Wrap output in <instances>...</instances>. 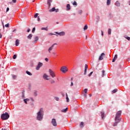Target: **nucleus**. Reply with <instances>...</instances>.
<instances>
[{"instance_id": "3", "label": "nucleus", "mask_w": 130, "mask_h": 130, "mask_svg": "<svg viewBox=\"0 0 130 130\" xmlns=\"http://www.w3.org/2000/svg\"><path fill=\"white\" fill-rule=\"evenodd\" d=\"M9 117H10V115L8 113L2 114L1 115V118L3 120L8 119Z\"/></svg>"}, {"instance_id": "18", "label": "nucleus", "mask_w": 130, "mask_h": 130, "mask_svg": "<svg viewBox=\"0 0 130 130\" xmlns=\"http://www.w3.org/2000/svg\"><path fill=\"white\" fill-rule=\"evenodd\" d=\"M116 59H117V55L116 54L113 59L112 62H114Z\"/></svg>"}, {"instance_id": "6", "label": "nucleus", "mask_w": 130, "mask_h": 130, "mask_svg": "<svg viewBox=\"0 0 130 130\" xmlns=\"http://www.w3.org/2000/svg\"><path fill=\"white\" fill-rule=\"evenodd\" d=\"M51 123L53 126H57V123H56V120L55 119L53 118L52 119Z\"/></svg>"}, {"instance_id": "14", "label": "nucleus", "mask_w": 130, "mask_h": 130, "mask_svg": "<svg viewBox=\"0 0 130 130\" xmlns=\"http://www.w3.org/2000/svg\"><path fill=\"white\" fill-rule=\"evenodd\" d=\"M29 101H30V99H25L23 100V102H24L25 104H28L27 102H29Z\"/></svg>"}, {"instance_id": "44", "label": "nucleus", "mask_w": 130, "mask_h": 130, "mask_svg": "<svg viewBox=\"0 0 130 130\" xmlns=\"http://www.w3.org/2000/svg\"><path fill=\"white\" fill-rule=\"evenodd\" d=\"M93 74V72H90L89 74H88V77H91V76H92V74Z\"/></svg>"}, {"instance_id": "28", "label": "nucleus", "mask_w": 130, "mask_h": 130, "mask_svg": "<svg viewBox=\"0 0 130 130\" xmlns=\"http://www.w3.org/2000/svg\"><path fill=\"white\" fill-rule=\"evenodd\" d=\"M41 30H45V31H48V27H43L41 28Z\"/></svg>"}, {"instance_id": "9", "label": "nucleus", "mask_w": 130, "mask_h": 130, "mask_svg": "<svg viewBox=\"0 0 130 130\" xmlns=\"http://www.w3.org/2000/svg\"><path fill=\"white\" fill-rule=\"evenodd\" d=\"M43 79H44V80H46L47 81H48V80H50V79L49 78V76L47 75L46 74H44L43 75Z\"/></svg>"}, {"instance_id": "5", "label": "nucleus", "mask_w": 130, "mask_h": 130, "mask_svg": "<svg viewBox=\"0 0 130 130\" xmlns=\"http://www.w3.org/2000/svg\"><path fill=\"white\" fill-rule=\"evenodd\" d=\"M49 73L51 77H52V78H54V77H56L55 73L51 69L49 70Z\"/></svg>"}, {"instance_id": "63", "label": "nucleus", "mask_w": 130, "mask_h": 130, "mask_svg": "<svg viewBox=\"0 0 130 130\" xmlns=\"http://www.w3.org/2000/svg\"><path fill=\"white\" fill-rule=\"evenodd\" d=\"M13 32H16V29H15L14 30H13Z\"/></svg>"}, {"instance_id": "27", "label": "nucleus", "mask_w": 130, "mask_h": 130, "mask_svg": "<svg viewBox=\"0 0 130 130\" xmlns=\"http://www.w3.org/2000/svg\"><path fill=\"white\" fill-rule=\"evenodd\" d=\"M101 113L102 118V119H103L104 118V112H101Z\"/></svg>"}, {"instance_id": "34", "label": "nucleus", "mask_w": 130, "mask_h": 130, "mask_svg": "<svg viewBox=\"0 0 130 130\" xmlns=\"http://www.w3.org/2000/svg\"><path fill=\"white\" fill-rule=\"evenodd\" d=\"M73 6H77V2L74 1V3H72Z\"/></svg>"}, {"instance_id": "55", "label": "nucleus", "mask_w": 130, "mask_h": 130, "mask_svg": "<svg viewBox=\"0 0 130 130\" xmlns=\"http://www.w3.org/2000/svg\"><path fill=\"white\" fill-rule=\"evenodd\" d=\"M13 3H16L17 2V0H12Z\"/></svg>"}, {"instance_id": "35", "label": "nucleus", "mask_w": 130, "mask_h": 130, "mask_svg": "<svg viewBox=\"0 0 130 130\" xmlns=\"http://www.w3.org/2000/svg\"><path fill=\"white\" fill-rule=\"evenodd\" d=\"M116 92H117V89H114L113 90H112V93H116Z\"/></svg>"}, {"instance_id": "37", "label": "nucleus", "mask_w": 130, "mask_h": 130, "mask_svg": "<svg viewBox=\"0 0 130 130\" xmlns=\"http://www.w3.org/2000/svg\"><path fill=\"white\" fill-rule=\"evenodd\" d=\"M87 29H88V26L85 25L84 27V30H87Z\"/></svg>"}, {"instance_id": "38", "label": "nucleus", "mask_w": 130, "mask_h": 130, "mask_svg": "<svg viewBox=\"0 0 130 130\" xmlns=\"http://www.w3.org/2000/svg\"><path fill=\"white\" fill-rule=\"evenodd\" d=\"M102 73H103L102 77H104V76H105V75L104 74H105V71L103 70Z\"/></svg>"}, {"instance_id": "20", "label": "nucleus", "mask_w": 130, "mask_h": 130, "mask_svg": "<svg viewBox=\"0 0 130 130\" xmlns=\"http://www.w3.org/2000/svg\"><path fill=\"white\" fill-rule=\"evenodd\" d=\"M66 100L67 102H70V99H69V96L68 95L67 93H66Z\"/></svg>"}, {"instance_id": "11", "label": "nucleus", "mask_w": 130, "mask_h": 130, "mask_svg": "<svg viewBox=\"0 0 130 130\" xmlns=\"http://www.w3.org/2000/svg\"><path fill=\"white\" fill-rule=\"evenodd\" d=\"M105 56V54L104 53H102L101 55L100 56V57L99 58V60H103L104 59V58Z\"/></svg>"}, {"instance_id": "10", "label": "nucleus", "mask_w": 130, "mask_h": 130, "mask_svg": "<svg viewBox=\"0 0 130 130\" xmlns=\"http://www.w3.org/2000/svg\"><path fill=\"white\" fill-rule=\"evenodd\" d=\"M56 45V44H53L51 47H50L49 49H48V52L49 53H51V50H52L53 49V47H54V46Z\"/></svg>"}, {"instance_id": "19", "label": "nucleus", "mask_w": 130, "mask_h": 130, "mask_svg": "<svg viewBox=\"0 0 130 130\" xmlns=\"http://www.w3.org/2000/svg\"><path fill=\"white\" fill-rule=\"evenodd\" d=\"M116 7H120V3H119V2L116 1L115 3Z\"/></svg>"}, {"instance_id": "2", "label": "nucleus", "mask_w": 130, "mask_h": 130, "mask_svg": "<svg viewBox=\"0 0 130 130\" xmlns=\"http://www.w3.org/2000/svg\"><path fill=\"white\" fill-rule=\"evenodd\" d=\"M44 116V111L43 108L40 109L39 111L37 113V119L39 121H41L43 119V116Z\"/></svg>"}, {"instance_id": "62", "label": "nucleus", "mask_w": 130, "mask_h": 130, "mask_svg": "<svg viewBox=\"0 0 130 130\" xmlns=\"http://www.w3.org/2000/svg\"><path fill=\"white\" fill-rule=\"evenodd\" d=\"M127 61H129V58H128L127 59Z\"/></svg>"}, {"instance_id": "60", "label": "nucleus", "mask_w": 130, "mask_h": 130, "mask_svg": "<svg viewBox=\"0 0 130 130\" xmlns=\"http://www.w3.org/2000/svg\"><path fill=\"white\" fill-rule=\"evenodd\" d=\"M15 45L17 46V40L15 41Z\"/></svg>"}, {"instance_id": "54", "label": "nucleus", "mask_w": 130, "mask_h": 130, "mask_svg": "<svg viewBox=\"0 0 130 130\" xmlns=\"http://www.w3.org/2000/svg\"><path fill=\"white\" fill-rule=\"evenodd\" d=\"M38 21L39 22H40V17H38Z\"/></svg>"}, {"instance_id": "42", "label": "nucleus", "mask_w": 130, "mask_h": 130, "mask_svg": "<svg viewBox=\"0 0 130 130\" xmlns=\"http://www.w3.org/2000/svg\"><path fill=\"white\" fill-rule=\"evenodd\" d=\"M13 58V59H16L17 58V55H14Z\"/></svg>"}, {"instance_id": "47", "label": "nucleus", "mask_w": 130, "mask_h": 130, "mask_svg": "<svg viewBox=\"0 0 130 130\" xmlns=\"http://www.w3.org/2000/svg\"><path fill=\"white\" fill-rule=\"evenodd\" d=\"M12 78H13V80H15L16 79L15 75H12Z\"/></svg>"}, {"instance_id": "57", "label": "nucleus", "mask_w": 130, "mask_h": 130, "mask_svg": "<svg viewBox=\"0 0 130 130\" xmlns=\"http://www.w3.org/2000/svg\"><path fill=\"white\" fill-rule=\"evenodd\" d=\"M27 32H28V33H29V32H30V28H28V29H27Z\"/></svg>"}, {"instance_id": "24", "label": "nucleus", "mask_w": 130, "mask_h": 130, "mask_svg": "<svg viewBox=\"0 0 130 130\" xmlns=\"http://www.w3.org/2000/svg\"><path fill=\"white\" fill-rule=\"evenodd\" d=\"M22 98H23V99H24L25 98V91H22Z\"/></svg>"}, {"instance_id": "4", "label": "nucleus", "mask_w": 130, "mask_h": 130, "mask_svg": "<svg viewBox=\"0 0 130 130\" xmlns=\"http://www.w3.org/2000/svg\"><path fill=\"white\" fill-rule=\"evenodd\" d=\"M61 72H62V73H67V72H68V68H67V67L66 66H63L60 69Z\"/></svg>"}, {"instance_id": "29", "label": "nucleus", "mask_w": 130, "mask_h": 130, "mask_svg": "<svg viewBox=\"0 0 130 130\" xmlns=\"http://www.w3.org/2000/svg\"><path fill=\"white\" fill-rule=\"evenodd\" d=\"M34 95L35 96V97L37 96V91L35 90V91L34 92Z\"/></svg>"}, {"instance_id": "12", "label": "nucleus", "mask_w": 130, "mask_h": 130, "mask_svg": "<svg viewBox=\"0 0 130 130\" xmlns=\"http://www.w3.org/2000/svg\"><path fill=\"white\" fill-rule=\"evenodd\" d=\"M39 40V38L38 37H36L34 39V40L32 41L33 43H37V42Z\"/></svg>"}, {"instance_id": "46", "label": "nucleus", "mask_w": 130, "mask_h": 130, "mask_svg": "<svg viewBox=\"0 0 130 130\" xmlns=\"http://www.w3.org/2000/svg\"><path fill=\"white\" fill-rule=\"evenodd\" d=\"M83 125H84V122H81V123H80V126H82Z\"/></svg>"}, {"instance_id": "32", "label": "nucleus", "mask_w": 130, "mask_h": 130, "mask_svg": "<svg viewBox=\"0 0 130 130\" xmlns=\"http://www.w3.org/2000/svg\"><path fill=\"white\" fill-rule=\"evenodd\" d=\"M108 34L109 35H110L111 34V29L109 28L108 29Z\"/></svg>"}, {"instance_id": "56", "label": "nucleus", "mask_w": 130, "mask_h": 130, "mask_svg": "<svg viewBox=\"0 0 130 130\" xmlns=\"http://www.w3.org/2000/svg\"><path fill=\"white\" fill-rule=\"evenodd\" d=\"M45 59L46 61H48V58H46Z\"/></svg>"}, {"instance_id": "13", "label": "nucleus", "mask_w": 130, "mask_h": 130, "mask_svg": "<svg viewBox=\"0 0 130 130\" xmlns=\"http://www.w3.org/2000/svg\"><path fill=\"white\" fill-rule=\"evenodd\" d=\"M88 70V65L87 64H85V70H84V75L87 74V71Z\"/></svg>"}, {"instance_id": "39", "label": "nucleus", "mask_w": 130, "mask_h": 130, "mask_svg": "<svg viewBox=\"0 0 130 130\" xmlns=\"http://www.w3.org/2000/svg\"><path fill=\"white\" fill-rule=\"evenodd\" d=\"M39 15V14L36 13V14L35 15V16H34L35 18H37V17H38V15Z\"/></svg>"}, {"instance_id": "59", "label": "nucleus", "mask_w": 130, "mask_h": 130, "mask_svg": "<svg viewBox=\"0 0 130 130\" xmlns=\"http://www.w3.org/2000/svg\"><path fill=\"white\" fill-rule=\"evenodd\" d=\"M2 37H3V35H2V34L0 33V38H2Z\"/></svg>"}, {"instance_id": "25", "label": "nucleus", "mask_w": 130, "mask_h": 130, "mask_svg": "<svg viewBox=\"0 0 130 130\" xmlns=\"http://www.w3.org/2000/svg\"><path fill=\"white\" fill-rule=\"evenodd\" d=\"M26 73L28 75V76H32V73H31V72L28 71H26Z\"/></svg>"}, {"instance_id": "41", "label": "nucleus", "mask_w": 130, "mask_h": 130, "mask_svg": "<svg viewBox=\"0 0 130 130\" xmlns=\"http://www.w3.org/2000/svg\"><path fill=\"white\" fill-rule=\"evenodd\" d=\"M48 35H49V36H51V35H55V34L52 33H49L48 34Z\"/></svg>"}, {"instance_id": "52", "label": "nucleus", "mask_w": 130, "mask_h": 130, "mask_svg": "<svg viewBox=\"0 0 130 130\" xmlns=\"http://www.w3.org/2000/svg\"><path fill=\"white\" fill-rule=\"evenodd\" d=\"M9 11H10V8H9V7H8L6 9V12H9Z\"/></svg>"}, {"instance_id": "22", "label": "nucleus", "mask_w": 130, "mask_h": 130, "mask_svg": "<svg viewBox=\"0 0 130 130\" xmlns=\"http://www.w3.org/2000/svg\"><path fill=\"white\" fill-rule=\"evenodd\" d=\"M55 8L54 7V8H52L51 9H50L49 10V12L50 13H52V12H55Z\"/></svg>"}, {"instance_id": "48", "label": "nucleus", "mask_w": 130, "mask_h": 130, "mask_svg": "<svg viewBox=\"0 0 130 130\" xmlns=\"http://www.w3.org/2000/svg\"><path fill=\"white\" fill-rule=\"evenodd\" d=\"M52 54H54V55H56V56H57V55H58L57 54L55 53V52H53Z\"/></svg>"}, {"instance_id": "8", "label": "nucleus", "mask_w": 130, "mask_h": 130, "mask_svg": "<svg viewBox=\"0 0 130 130\" xmlns=\"http://www.w3.org/2000/svg\"><path fill=\"white\" fill-rule=\"evenodd\" d=\"M55 34H57V35H59V36H64L66 33L64 32V31H61L60 32L56 31Z\"/></svg>"}, {"instance_id": "49", "label": "nucleus", "mask_w": 130, "mask_h": 130, "mask_svg": "<svg viewBox=\"0 0 130 130\" xmlns=\"http://www.w3.org/2000/svg\"><path fill=\"white\" fill-rule=\"evenodd\" d=\"M85 98H87V93H83Z\"/></svg>"}, {"instance_id": "33", "label": "nucleus", "mask_w": 130, "mask_h": 130, "mask_svg": "<svg viewBox=\"0 0 130 130\" xmlns=\"http://www.w3.org/2000/svg\"><path fill=\"white\" fill-rule=\"evenodd\" d=\"M6 28H9L10 27V23H7V24H5Z\"/></svg>"}, {"instance_id": "61", "label": "nucleus", "mask_w": 130, "mask_h": 130, "mask_svg": "<svg viewBox=\"0 0 130 130\" xmlns=\"http://www.w3.org/2000/svg\"><path fill=\"white\" fill-rule=\"evenodd\" d=\"M101 32H102V36H103V35H104V34H103V31H102Z\"/></svg>"}, {"instance_id": "40", "label": "nucleus", "mask_w": 130, "mask_h": 130, "mask_svg": "<svg viewBox=\"0 0 130 130\" xmlns=\"http://www.w3.org/2000/svg\"><path fill=\"white\" fill-rule=\"evenodd\" d=\"M83 13V11L82 10H79V15H82V13Z\"/></svg>"}, {"instance_id": "51", "label": "nucleus", "mask_w": 130, "mask_h": 130, "mask_svg": "<svg viewBox=\"0 0 130 130\" xmlns=\"http://www.w3.org/2000/svg\"><path fill=\"white\" fill-rule=\"evenodd\" d=\"M70 86L71 87H73V86H74V83H73V82H71V84Z\"/></svg>"}, {"instance_id": "43", "label": "nucleus", "mask_w": 130, "mask_h": 130, "mask_svg": "<svg viewBox=\"0 0 130 130\" xmlns=\"http://www.w3.org/2000/svg\"><path fill=\"white\" fill-rule=\"evenodd\" d=\"M55 99L56 101H58L59 100V98L55 97Z\"/></svg>"}, {"instance_id": "17", "label": "nucleus", "mask_w": 130, "mask_h": 130, "mask_svg": "<svg viewBox=\"0 0 130 130\" xmlns=\"http://www.w3.org/2000/svg\"><path fill=\"white\" fill-rule=\"evenodd\" d=\"M71 10V5L70 4H68L67 5V11H70Z\"/></svg>"}, {"instance_id": "30", "label": "nucleus", "mask_w": 130, "mask_h": 130, "mask_svg": "<svg viewBox=\"0 0 130 130\" xmlns=\"http://www.w3.org/2000/svg\"><path fill=\"white\" fill-rule=\"evenodd\" d=\"M50 83L51 84H54V83H55V81H54L53 79H51L50 80Z\"/></svg>"}, {"instance_id": "15", "label": "nucleus", "mask_w": 130, "mask_h": 130, "mask_svg": "<svg viewBox=\"0 0 130 130\" xmlns=\"http://www.w3.org/2000/svg\"><path fill=\"white\" fill-rule=\"evenodd\" d=\"M32 37H33V35H32V34H30L27 36V39L29 40H31V39H32Z\"/></svg>"}, {"instance_id": "23", "label": "nucleus", "mask_w": 130, "mask_h": 130, "mask_svg": "<svg viewBox=\"0 0 130 130\" xmlns=\"http://www.w3.org/2000/svg\"><path fill=\"white\" fill-rule=\"evenodd\" d=\"M110 4H111V0H107V5L108 6H109V5H110Z\"/></svg>"}, {"instance_id": "58", "label": "nucleus", "mask_w": 130, "mask_h": 130, "mask_svg": "<svg viewBox=\"0 0 130 130\" xmlns=\"http://www.w3.org/2000/svg\"><path fill=\"white\" fill-rule=\"evenodd\" d=\"M2 25H3V26L4 29H5V25H4V23H2Z\"/></svg>"}, {"instance_id": "45", "label": "nucleus", "mask_w": 130, "mask_h": 130, "mask_svg": "<svg viewBox=\"0 0 130 130\" xmlns=\"http://www.w3.org/2000/svg\"><path fill=\"white\" fill-rule=\"evenodd\" d=\"M36 28L35 27H34L32 30V33H34L35 32Z\"/></svg>"}, {"instance_id": "1", "label": "nucleus", "mask_w": 130, "mask_h": 130, "mask_svg": "<svg viewBox=\"0 0 130 130\" xmlns=\"http://www.w3.org/2000/svg\"><path fill=\"white\" fill-rule=\"evenodd\" d=\"M120 116H121V111H119L116 114V117L115 118V122L113 124V126H116L119 122H120V120H121Z\"/></svg>"}, {"instance_id": "36", "label": "nucleus", "mask_w": 130, "mask_h": 130, "mask_svg": "<svg viewBox=\"0 0 130 130\" xmlns=\"http://www.w3.org/2000/svg\"><path fill=\"white\" fill-rule=\"evenodd\" d=\"M20 44V41L19 40H17V46H18Z\"/></svg>"}, {"instance_id": "7", "label": "nucleus", "mask_w": 130, "mask_h": 130, "mask_svg": "<svg viewBox=\"0 0 130 130\" xmlns=\"http://www.w3.org/2000/svg\"><path fill=\"white\" fill-rule=\"evenodd\" d=\"M42 66H43V63H41V62H39L38 63V66H37L36 70L37 71H39V70H40V68H41Z\"/></svg>"}, {"instance_id": "50", "label": "nucleus", "mask_w": 130, "mask_h": 130, "mask_svg": "<svg viewBox=\"0 0 130 130\" xmlns=\"http://www.w3.org/2000/svg\"><path fill=\"white\" fill-rule=\"evenodd\" d=\"M59 11V9H55V13H57V12H58V11Z\"/></svg>"}, {"instance_id": "21", "label": "nucleus", "mask_w": 130, "mask_h": 130, "mask_svg": "<svg viewBox=\"0 0 130 130\" xmlns=\"http://www.w3.org/2000/svg\"><path fill=\"white\" fill-rule=\"evenodd\" d=\"M68 110H69V108H66V109L62 110L61 112H67V111H68Z\"/></svg>"}, {"instance_id": "64", "label": "nucleus", "mask_w": 130, "mask_h": 130, "mask_svg": "<svg viewBox=\"0 0 130 130\" xmlns=\"http://www.w3.org/2000/svg\"><path fill=\"white\" fill-rule=\"evenodd\" d=\"M2 130H6V129L5 128H2Z\"/></svg>"}, {"instance_id": "26", "label": "nucleus", "mask_w": 130, "mask_h": 130, "mask_svg": "<svg viewBox=\"0 0 130 130\" xmlns=\"http://www.w3.org/2000/svg\"><path fill=\"white\" fill-rule=\"evenodd\" d=\"M87 93H88V89L85 88V89L83 90V93L87 94Z\"/></svg>"}, {"instance_id": "31", "label": "nucleus", "mask_w": 130, "mask_h": 130, "mask_svg": "<svg viewBox=\"0 0 130 130\" xmlns=\"http://www.w3.org/2000/svg\"><path fill=\"white\" fill-rule=\"evenodd\" d=\"M124 38H125L126 39H127V40H128V41L130 40V37H126V36H124Z\"/></svg>"}, {"instance_id": "53", "label": "nucleus", "mask_w": 130, "mask_h": 130, "mask_svg": "<svg viewBox=\"0 0 130 130\" xmlns=\"http://www.w3.org/2000/svg\"><path fill=\"white\" fill-rule=\"evenodd\" d=\"M30 100L34 102V99H33V98H30Z\"/></svg>"}, {"instance_id": "16", "label": "nucleus", "mask_w": 130, "mask_h": 130, "mask_svg": "<svg viewBox=\"0 0 130 130\" xmlns=\"http://www.w3.org/2000/svg\"><path fill=\"white\" fill-rule=\"evenodd\" d=\"M53 0H48L47 4L49 6V7H50L51 6V3H52Z\"/></svg>"}]
</instances>
